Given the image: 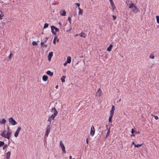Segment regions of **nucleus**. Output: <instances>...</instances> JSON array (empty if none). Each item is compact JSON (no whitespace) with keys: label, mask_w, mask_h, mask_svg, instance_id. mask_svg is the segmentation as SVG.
<instances>
[{"label":"nucleus","mask_w":159,"mask_h":159,"mask_svg":"<svg viewBox=\"0 0 159 159\" xmlns=\"http://www.w3.org/2000/svg\"><path fill=\"white\" fill-rule=\"evenodd\" d=\"M129 1H126V4H127L129 8L132 9L133 12L136 13L139 12L140 10L134 5V4L132 1H130L129 3Z\"/></svg>","instance_id":"nucleus-1"},{"label":"nucleus","mask_w":159,"mask_h":159,"mask_svg":"<svg viewBox=\"0 0 159 159\" xmlns=\"http://www.w3.org/2000/svg\"><path fill=\"white\" fill-rule=\"evenodd\" d=\"M51 112H54V113L52 114L48 117V121L49 122L50 124H51V120H54L55 117L57 116L58 113L57 111L56 110L55 107H53L52 109Z\"/></svg>","instance_id":"nucleus-2"},{"label":"nucleus","mask_w":159,"mask_h":159,"mask_svg":"<svg viewBox=\"0 0 159 159\" xmlns=\"http://www.w3.org/2000/svg\"><path fill=\"white\" fill-rule=\"evenodd\" d=\"M8 120L9 123L12 125H14L17 124V122L14 120L13 118L12 117H11L9 118Z\"/></svg>","instance_id":"nucleus-3"},{"label":"nucleus","mask_w":159,"mask_h":159,"mask_svg":"<svg viewBox=\"0 0 159 159\" xmlns=\"http://www.w3.org/2000/svg\"><path fill=\"white\" fill-rule=\"evenodd\" d=\"M21 130V128L19 127L17 128V129L16 131V132H15L14 134V136L16 137H17L18 136V135L19 134V132Z\"/></svg>","instance_id":"nucleus-4"},{"label":"nucleus","mask_w":159,"mask_h":159,"mask_svg":"<svg viewBox=\"0 0 159 159\" xmlns=\"http://www.w3.org/2000/svg\"><path fill=\"white\" fill-rule=\"evenodd\" d=\"M95 129L93 126L92 125L91 127V130L90 131V134L92 136H93L95 134Z\"/></svg>","instance_id":"nucleus-5"},{"label":"nucleus","mask_w":159,"mask_h":159,"mask_svg":"<svg viewBox=\"0 0 159 159\" xmlns=\"http://www.w3.org/2000/svg\"><path fill=\"white\" fill-rule=\"evenodd\" d=\"M102 94V91L99 88L98 90V91L96 93V96L97 97H100Z\"/></svg>","instance_id":"nucleus-6"},{"label":"nucleus","mask_w":159,"mask_h":159,"mask_svg":"<svg viewBox=\"0 0 159 159\" xmlns=\"http://www.w3.org/2000/svg\"><path fill=\"white\" fill-rule=\"evenodd\" d=\"M53 55V52H50L48 53V60L49 61H50L51 60V58Z\"/></svg>","instance_id":"nucleus-7"},{"label":"nucleus","mask_w":159,"mask_h":159,"mask_svg":"<svg viewBox=\"0 0 159 159\" xmlns=\"http://www.w3.org/2000/svg\"><path fill=\"white\" fill-rule=\"evenodd\" d=\"M11 133L9 131H8L6 134V138L9 139L11 137Z\"/></svg>","instance_id":"nucleus-8"},{"label":"nucleus","mask_w":159,"mask_h":159,"mask_svg":"<svg viewBox=\"0 0 159 159\" xmlns=\"http://www.w3.org/2000/svg\"><path fill=\"white\" fill-rule=\"evenodd\" d=\"M109 1L112 7V10L113 11H114L116 7L113 1L112 0H109Z\"/></svg>","instance_id":"nucleus-9"},{"label":"nucleus","mask_w":159,"mask_h":159,"mask_svg":"<svg viewBox=\"0 0 159 159\" xmlns=\"http://www.w3.org/2000/svg\"><path fill=\"white\" fill-rule=\"evenodd\" d=\"M50 125H48V126L47 127V129H46V135L48 136L50 132Z\"/></svg>","instance_id":"nucleus-10"},{"label":"nucleus","mask_w":159,"mask_h":159,"mask_svg":"<svg viewBox=\"0 0 159 159\" xmlns=\"http://www.w3.org/2000/svg\"><path fill=\"white\" fill-rule=\"evenodd\" d=\"M115 110V107L114 106L112 105L111 109L110 111V115H113Z\"/></svg>","instance_id":"nucleus-11"},{"label":"nucleus","mask_w":159,"mask_h":159,"mask_svg":"<svg viewBox=\"0 0 159 159\" xmlns=\"http://www.w3.org/2000/svg\"><path fill=\"white\" fill-rule=\"evenodd\" d=\"M52 33L55 35L56 34V32L54 31V30L55 29L56 27L54 26H52L51 27Z\"/></svg>","instance_id":"nucleus-12"},{"label":"nucleus","mask_w":159,"mask_h":159,"mask_svg":"<svg viewBox=\"0 0 159 159\" xmlns=\"http://www.w3.org/2000/svg\"><path fill=\"white\" fill-rule=\"evenodd\" d=\"M60 14L62 16H65L66 14V12L65 10H61L60 11Z\"/></svg>","instance_id":"nucleus-13"},{"label":"nucleus","mask_w":159,"mask_h":159,"mask_svg":"<svg viewBox=\"0 0 159 159\" xmlns=\"http://www.w3.org/2000/svg\"><path fill=\"white\" fill-rule=\"evenodd\" d=\"M86 35L83 32H82L81 33L79 34V36L84 38L85 37Z\"/></svg>","instance_id":"nucleus-14"},{"label":"nucleus","mask_w":159,"mask_h":159,"mask_svg":"<svg viewBox=\"0 0 159 159\" xmlns=\"http://www.w3.org/2000/svg\"><path fill=\"white\" fill-rule=\"evenodd\" d=\"M6 122V119H3L0 120V124H5Z\"/></svg>","instance_id":"nucleus-15"},{"label":"nucleus","mask_w":159,"mask_h":159,"mask_svg":"<svg viewBox=\"0 0 159 159\" xmlns=\"http://www.w3.org/2000/svg\"><path fill=\"white\" fill-rule=\"evenodd\" d=\"M6 133V131H3L1 132L0 135L6 138V134H5Z\"/></svg>","instance_id":"nucleus-16"},{"label":"nucleus","mask_w":159,"mask_h":159,"mask_svg":"<svg viewBox=\"0 0 159 159\" xmlns=\"http://www.w3.org/2000/svg\"><path fill=\"white\" fill-rule=\"evenodd\" d=\"M113 47L112 44H110L107 49V50L108 52H110L112 48Z\"/></svg>","instance_id":"nucleus-17"},{"label":"nucleus","mask_w":159,"mask_h":159,"mask_svg":"<svg viewBox=\"0 0 159 159\" xmlns=\"http://www.w3.org/2000/svg\"><path fill=\"white\" fill-rule=\"evenodd\" d=\"M48 77L47 75H44L42 77L43 80L44 81H46L48 80Z\"/></svg>","instance_id":"nucleus-18"},{"label":"nucleus","mask_w":159,"mask_h":159,"mask_svg":"<svg viewBox=\"0 0 159 159\" xmlns=\"http://www.w3.org/2000/svg\"><path fill=\"white\" fill-rule=\"evenodd\" d=\"M47 74L51 76H52L53 75V73L51 72L50 70H48L47 72Z\"/></svg>","instance_id":"nucleus-19"},{"label":"nucleus","mask_w":159,"mask_h":159,"mask_svg":"<svg viewBox=\"0 0 159 159\" xmlns=\"http://www.w3.org/2000/svg\"><path fill=\"white\" fill-rule=\"evenodd\" d=\"M78 9L79 10V15L81 14V15H82L83 12V10L80 7L78 8Z\"/></svg>","instance_id":"nucleus-20"},{"label":"nucleus","mask_w":159,"mask_h":159,"mask_svg":"<svg viewBox=\"0 0 159 159\" xmlns=\"http://www.w3.org/2000/svg\"><path fill=\"white\" fill-rule=\"evenodd\" d=\"M71 61V57H68L67 59L66 62L68 63H70Z\"/></svg>","instance_id":"nucleus-21"},{"label":"nucleus","mask_w":159,"mask_h":159,"mask_svg":"<svg viewBox=\"0 0 159 159\" xmlns=\"http://www.w3.org/2000/svg\"><path fill=\"white\" fill-rule=\"evenodd\" d=\"M11 155V152H8L7 153V159H9L10 157V156Z\"/></svg>","instance_id":"nucleus-22"},{"label":"nucleus","mask_w":159,"mask_h":159,"mask_svg":"<svg viewBox=\"0 0 159 159\" xmlns=\"http://www.w3.org/2000/svg\"><path fill=\"white\" fill-rule=\"evenodd\" d=\"M131 133L132 134H133L134 133L139 134V132H137L136 131H135L133 129H131Z\"/></svg>","instance_id":"nucleus-23"},{"label":"nucleus","mask_w":159,"mask_h":159,"mask_svg":"<svg viewBox=\"0 0 159 159\" xmlns=\"http://www.w3.org/2000/svg\"><path fill=\"white\" fill-rule=\"evenodd\" d=\"M66 78V76H63L61 78V81L62 82H65V79Z\"/></svg>","instance_id":"nucleus-24"},{"label":"nucleus","mask_w":159,"mask_h":159,"mask_svg":"<svg viewBox=\"0 0 159 159\" xmlns=\"http://www.w3.org/2000/svg\"><path fill=\"white\" fill-rule=\"evenodd\" d=\"M62 150V152H63V153H66V151H65V146H64V147H62L61 148Z\"/></svg>","instance_id":"nucleus-25"},{"label":"nucleus","mask_w":159,"mask_h":159,"mask_svg":"<svg viewBox=\"0 0 159 159\" xmlns=\"http://www.w3.org/2000/svg\"><path fill=\"white\" fill-rule=\"evenodd\" d=\"M113 115H110V116L109 118L108 121L109 122H111V120L112 117Z\"/></svg>","instance_id":"nucleus-26"},{"label":"nucleus","mask_w":159,"mask_h":159,"mask_svg":"<svg viewBox=\"0 0 159 159\" xmlns=\"http://www.w3.org/2000/svg\"><path fill=\"white\" fill-rule=\"evenodd\" d=\"M142 145H143V144H134V147L136 148H139L140 147H141Z\"/></svg>","instance_id":"nucleus-27"},{"label":"nucleus","mask_w":159,"mask_h":159,"mask_svg":"<svg viewBox=\"0 0 159 159\" xmlns=\"http://www.w3.org/2000/svg\"><path fill=\"white\" fill-rule=\"evenodd\" d=\"M64 146L63 145L61 141H60V146L61 148L64 147Z\"/></svg>","instance_id":"nucleus-28"},{"label":"nucleus","mask_w":159,"mask_h":159,"mask_svg":"<svg viewBox=\"0 0 159 159\" xmlns=\"http://www.w3.org/2000/svg\"><path fill=\"white\" fill-rule=\"evenodd\" d=\"M57 39V37L55 36L54 37L53 41V43L54 44H56V39Z\"/></svg>","instance_id":"nucleus-29"},{"label":"nucleus","mask_w":159,"mask_h":159,"mask_svg":"<svg viewBox=\"0 0 159 159\" xmlns=\"http://www.w3.org/2000/svg\"><path fill=\"white\" fill-rule=\"evenodd\" d=\"M156 18L157 19V22L158 23H159V16H156Z\"/></svg>","instance_id":"nucleus-30"},{"label":"nucleus","mask_w":159,"mask_h":159,"mask_svg":"<svg viewBox=\"0 0 159 159\" xmlns=\"http://www.w3.org/2000/svg\"><path fill=\"white\" fill-rule=\"evenodd\" d=\"M4 142L3 141H0V147L4 145Z\"/></svg>","instance_id":"nucleus-31"},{"label":"nucleus","mask_w":159,"mask_h":159,"mask_svg":"<svg viewBox=\"0 0 159 159\" xmlns=\"http://www.w3.org/2000/svg\"><path fill=\"white\" fill-rule=\"evenodd\" d=\"M48 23H45L44 26V29L48 28Z\"/></svg>","instance_id":"nucleus-32"},{"label":"nucleus","mask_w":159,"mask_h":159,"mask_svg":"<svg viewBox=\"0 0 159 159\" xmlns=\"http://www.w3.org/2000/svg\"><path fill=\"white\" fill-rule=\"evenodd\" d=\"M32 44L34 46V45H38L37 42L36 41H34L32 42Z\"/></svg>","instance_id":"nucleus-33"},{"label":"nucleus","mask_w":159,"mask_h":159,"mask_svg":"<svg viewBox=\"0 0 159 159\" xmlns=\"http://www.w3.org/2000/svg\"><path fill=\"white\" fill-rule=\"evenodd\" d=\"M110 129H109L107 131V132L106 134V137H107V136H108L109 135V134L110 133Z\"/></svg>","instance_id":"nucleus-34"},{"label":"nucleus","mask_w":159,"mask_h":159,"mask_svg":"<svg viewBox=\"0 0 159 159\" xmlns=\"http://www.w3.org/2000/svg\"><path fill=\"white\" fill-rule=\"evenodd\" d=\"M150 58L151 59H154V57L153 55L151 54L150 56Z\"/></svg>","instance_id":"nucleus-35"},{"label":"nucleus","mask_w":159,"mask_h":159,"mask_svg":"<svg viewBox=\"0 0 159 159\" xmlns=\"http://www.w3.org/2000/svg\"><path fill=\"white\" fill-rule=\"evenodd\" d=\"M68 20L69 21V22H70V24H71V18L70 17H68Z\"/></svg>","instance_id":"nucleus-36"},{"label":"nucleus","mask_w":159,"mask_h":159,"mask_svg":"<svg viewBox=\"0 0 159 159\" xmlns=\"http://www.w3.org/2000/svg\"><path fill=\"white\" fill-rule=\"evenodd\" d=\"M112 17H113V20H114L116 18V16H115L114 15H113L112 16Z\"/></svg>","instance_id":"nucleus-37"},{"label":"nucleus","mask_w":159,"mask_h":159,"mask_svg":"<svg viewBox=\"0 0 159 159\" xmlns=\"http://www.w3.org/2000/svg\"><path fill=\"white\" fill-rule=\"evenodd\" d=\"M7 144H5V145H4V146L3 147V150H4L5 148H6L7 147Z\"/></svg>","instance_id":"nucleus-38"},{"label":"nucleus","mask_w":159,"mask_h":159,"mask_svg":"<svg viewBox=\"0 0 159 159\" xmlns=\"http://www.w3.org/2000/svg\"><path fill=\"white\" fill-rule=\"evenodd\" d=\"M55 31H56L55 32H58L59 31V29L58 28H57L56 27V28H55Z\"/></svg>","instance_id":"nucleus-39"},{"label":"nucleus","mask_w":159,"mask_h":159,"mask_svg":"<svg viewBox=\"0 0 159 159\" xmlns=\"http://www.w3.org/2000/svg\"><path fill=\"white\" fill-rule=\"evenodd\" d=\"M41 46L45 47H46L47 46V44H43V45H42Z\"/></svg>","instance_id":"nucleus-40"},{"label":"nucleus","mask_w":159,"mask_h":159,"mask_svg":"<svg viewBox=\"0 0 159 159\" xmlns=\"http://www.w3.org/2000/svg\"><path fill=\"white\" fill-rule=\"evenodd\" d=\"M12 54L11 53L9 56V58L10 59L12 57Z\"/></svg>","instance_id":"nucleus-41"},{"label":"nucleus","mask_w":159,"mask_h":159,"mask_svg":"<svg viewBox=\"0 0 159 159\" xmlns=\"http://www.w3.org/2000/svg\"><path fill=\"white\" fill-rule=\"evenodd\" d=\"M75 4L77 5V6L78 7V8L80 7H80V4L79 3H76Z\"/></svg>","instance_id":"nucleus-42"},{"label":"nucleus","mask_w":159,"mask_h":159,"mask_svg":"<svg viewBox=\"0 0 159 159\" xmlns=\"http://www.w3.org/2000/svg\"><path fill=\"white\" fill-rule=\"evenodd\" d=\"M154 118L156 120H157L158 118V117L157 116H155Z\"/></svg>","instance_id":"nucleus-43"},{"label":"nucleus","mask_w":159,"mask_h":159,"mask_svg":"<svg viewBox=\"0 0 159 159\" xmlns=\"http://www.w3.org/2000/svg\"><path fill=\"white\" fill-rule=\"evenodd\" d=\"M86 143H87V144L88 145V143H89V141H88V139H86Z\"/></svg>","instance_id":"nucleus-44"},{"label":"nucleus","mask_w":159,"mask_h":159,"mask_svg":"<svg viewBox=\"0 0 159 159\" xmlns=\"http://www.w3.org/2000/svg\"><path fill=\"white\" fill-rule=\"evenodd\" d=\"M48 37H46V39H45V40L44 42V43H45V42H46L47 41V40H48Z\"/></svg>","instance_id":"nucleus-45"},{"label":"nucleus","mask_w":159,"mask_h":159,"mask_svg":"<svg viewBox=\"0 0 159 159\" xmlns=\"http://www.w3.org/2000/svg\"><path fill=\"white\" fill-rule=\"evenodd\" d=\"M67 63H68L66 61V62L65 63H64L63 64L65 66H66V65Z\"/></svg>","instance_id":"nucleus-46"},{"label":"nucleus","mask_w":159,"mask_h":159,"mask_svg":"<svg viewBox=\"0 0 159 159\" xmlns=\"http://www.w3.org/2000/svg\"><path fill=\"white\" fill-rule=\"evenodd\" d=\"M44 43V42H41L40 44L42 45H43V44Z\"/></svg>","instance_id":"nucleus-47"},{"label":"nucleus","mask_w":159,"mask_h":159,"mask_svg":"<svg viewBox=\"0 0 159 159\" xmlns=\"http://www.w3.org/2000/svg\"><path fill=\"white\" fill-rule=\"evenodd\" d=\"M79 36V34H76L74 35L75 36Z\"/></svg>","instance_id":"nucleus-48"},{"label":"nucleus","mask_w":159,"mask_h":159,"mask_svg":"<svg viewBox=\"0 0 159 159\" xmlns=\"http://www.w3.org/2000/svg\"><path fill=\"white\" fill-rule=\"evenodd\" d=\"M56 88V89H58V85H57L56 86V87H55Z\"/></svg>","instance_id":"nucleus-49"},{"label":"nucleus","mask_w":159,"mask_h":159,"mask_svg":"<svg viewBox=\"0 0 159 159\" xmlns=\"http://www.w3.org/2000/svg\"><path fill=\"white\" fill-rule=\"evenodd\" d=\"M72 156H70V157H69V158H70V159H72Z\"/></svg>","instance_id":"nucleus-50"},{"label":"nucleus","mask_w":159,"mask_h":159,"mask_svg":"<svg viewBox=\"0 0 159 159\" xmlns=\"http://www.w3.org/2000/svg\"><path fill=\"white\" fill-rule=\"evenodd\" d=\"M7 130L8 131H9V127H7Z\"/></svg>","instance_id":"nucleus-51"},{"label":"nucleus","mask_w":159,"mask_h":159,"mask_svg":"<svg viewBox=\"0 0 159 159\" xmlns=\"http://www.w3.org/2000/svg\"><path fill=\"white\" fill-rule=\"evenodd\" d=\"M56 40H57V42H59V39H57Z\"/></svg>","instance_id":"nucleus-52"},{"label":"nucleus","mask_w":159,"mask_h":159,"mask_svg":"<svg viewBox=\"0 0 159 159\" xmlns=\"http://www.w3.org/2000/svg\"><path fill=\"white\" fill-rule=\"evenodd\" d=\"M132 144H134H134H135V143H134V142H133L132 143Z\"/></svg>","instance_id":"nucleus-53"},{"label":"nucleus","mask_w":159,"mask_h":159,"mask_svg":"<svg viewBox=\"0 0 159 159\" xmlns=\"http://www.w3.org/2000/svg\"><path fill=\"white\" fill-rule=\"evenodd\" d=\"M132 136L134 137L135 135L134 134H132V135H131V136Z\"/></svg>","instance_id":"nucleus-54"},{"label":"nucleus","mask_w":159,"mask_h":159,"mask_svg":"<svg viewBox=\"0 0 159 159\" xmlns=\"http://www.w3.org/2000/svg\"><path fill=\"white\" fill-rule=\"evenodd\" d=\"M59 24L60 25H61V24L60 23V22H59Z\"/></svg>","instance_id":"nucleus-55"},{"label":"nucleus","mask_w":159,"mask_h":159,"mask_svg":"<svg viewBox=\"0 0 159 159\" xmlns=\"http://www.w3.org/2000/svg\"><path fill=\"white\" fill-rule=\"evenodd\" d=\"M120 101H121V99H120L119 100V102H120Z\"/></svg>","instance_id":"nucleus-56"}]
</instances>
